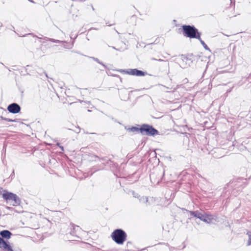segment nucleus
I'll list each match as a JSON object with an SVG mask.
<instances>
[{
    "label": "nucleus",
    "mask_w": 251,
    "mask_h": 251,
    "mask_svg": "<svg viewBox=\"0 0 251 251\" xmlns=\"http://www.w3.org/2000/svg\"><path fill=\"white\" fill-rule=\"evenodd\" d=\"M181 29L183 36L190 39H197L201 35V33L194 25H183Z\"/></svg>",
    "instance_id": "obj_1"
},
{
    "label": "nucleus",
    "mask_w": 251,
    "mask_h": 251,
    "mask_svg": "<svg viewBox=\"0 0 251 251\" xmlns=\"http://www.w3.org/2000/svg\"><path fill=\"white\" fill-rule=\"evenodd\" d=\"M127 237L126 233L122 228L116 229L111 234L112 240L118 245H123Z\"/></svg>",
    "instance_id": "obj_2"
},
{
    "label": "nucleus",
    "mask_w": 251,
    "mask_h": 251,
    "mask_svg": "<svg viewBox=\"0 0 251 251\" xmlns=\"http://www.w3.org/2000/svg\"><path fill=\"white\" fill-rule=\"evenodd\" d=\"M0 195L2 196L3 200L7 203L10 201H13V203L11 204L12 206H16L20 204L21 200L16 194L9 192L6 190H3V193L0 191Z\"/></svg>",
    "instance_id": "obj_3"
},
{
    "label": "nucleus",
    "mask_w": 251,
    "mask_h": 251,
    "mask_svg": "<svg viewBox=\"0 0 251 251\" xmlns=\"http://www.w3.org/2000/svg\"><path fill=\"white\" fill-rule=\"evenodd\" d=\"M190 214L193 217L200 219L201 221L207 223L211 224L214 220L213 216L205 212H201L199 210H195V211H190Z\"/></svg>",
    "instance_id": "obj_4"
},
{
    "label": "nucleus",
    "mask_w": 251,
    "mask_h": 251,
    "mask_svg": "<svg viewBox=\"0 0 251 251\" xmlns=\"http://www.w3.org/2000/svg\"><path fill=\"white\" fill-rule=\"evenodd\" d=\"M141 134L142 135L154 137L159 135V132L152 125L148 124H143L141 125Z\"/></svg>",
    "instance_id": "obj_5"
},
{
    "label": "nucleus",
    "mask_w": 251,
    "mask_h": 251,
    "mask_svg": "<svg viewBox=\"0 0 251 251\" xmlns=\"http://www.w3.org/2000/svg\"><path fill=\"white\" fill-rule=\"evenodd\" d=\"M27 35H31L33 37H36V38L37 39H44L46 41H50V42H53V43H62L63 44H64L63 45V47L64 48H66V49H69V48H71L73 45H74V42H75V40L76 38L77 37V35L75 36L72 43L71 44H67L66 43V42L64 41H60V40H56V39H53V38H49V37H43V36L41 34H40V35H41L42 37H39L35 34H34L33 33H28V34H25V35H24L22 37H25Z\"/></svg>",
    "instance_id": "obj_6"
},
{
    "label": "nucleus",
    "mask_w": 251,
    "mask_h": 251,
    "mask_svg": "<svg viewBox=\"0 0 251 251\" xmlns=\"http://www.w3.org/2000/svg\"><path fill=\"white\" fill-rule=\"evenodd\" d=\"M118 72L125 74H127L131 75L136 76H143L148 75L147 72L143 71L137 68L135 69H119L117 70Z\"/></svg>",
    "instance_id": "obj_7"
},
{
    "label": "nucleus",
    "mask_w": 251,
    "mask_h": 251,
    "mask_svg": "<svg viewBox=\"0 0 251 251\" xmlns=\"http://www.w3.org/2000/svg\"><path fill=\"white\" fill-rule=\"evenodd\" d=\"M7 110L9 113L16 114L20 112L21 107L18 103L13 102L7 106Z\"/></svg>",
    "instance_id": "obj_8"
},
{
    "label": "nucleus",
    "mask_w": 251,
    "mask_h": 251,
    "mask_svg": "<svg viewBox=\"0 0 251 251\" xmlns=\"http://www.w3.org/2000/svg\"><path fill=\"white\" fill-rule=\"evenodd\" d=\"M0 248L2 251H14L9 241H5L0 237Z\"/></svg>",
    "instance_id": "obj_9"
},
{
    "label": "nucleus",
    "mask_w": 251,
    "mask_h": 251,
    "mask_svg": "<svg viewBox=\"0 0 251 251\" xmlns=\"http://www.w3.org/2000/svg\"><path fill=\"white\" fill-rule=\"evenodd\" d=\"M12 233L8 230L4 229L0 231V237L5 241L11 238Z\"/></svg>",
    "instance_id": "obj_10"
},
{
    "label": "nucleus",
    "mask_w": 251,
    "mask_h": 251,
    "mask_svg": "<svg viewBox=\"0 0 251 251\" xmlns=\"http://www.w3.org/2000/svg\"><path fill=\"white\" fill-rule=\"evenodd\" d=\"M125 129L127 131H129L130 132H137L141 134V125H137L136 126H132L130 127H127V126H125Z\"/></svg>",
    "instance_id": "obj_11"
},
{
    "label": "nucleus",
    "mask_w": 251,
    "mask_h": 251,
    "mask_svg": "<svg viewBox=\"0 0 251 251\" xmlns=\"http://www.w3.org/2000/svg\"><path fill=\"white\" fill-rule=\"evenodd\" d=\"M242 178H238L236 179H233L230 180L228 183L226 184V186L229 187H238L239 186L238 183L239 182V180H242Z\"/></svg>",
    "instance_id": "obj_12"
},
{
    "label": "nucleus",
    "mask_w": 251,
    "mask_h": 251,
    "mask_svg": "<svg viewBox=\"0 0 251 251\" xmlns=\"http://www.w3.org/2000/svg\"><path fill=\"white\" fill-rule=\"evenodd\" d=\"M106 165L108 166L110 168L115 169L118 166L117 163L112 161L110 158H109L106 163Z\"/></svg>",
    "instance_id": "obj_13"
},
{
    "label": "nucleus",
    "mask_w": 251,
    "mask_h": 251,
    "mask_svg": "<svg viewBox=\"0 0 251 251\" xmlns=\"http://www.w3.org/2000/svg\"><path fill=\"white\" fill-rule=\"evenodd\" d=\"M71 231L70 232L71 234L74 235L78 229L81 228L79 226H76L74 224L71 223Z\"/></svg>",
    "instance_id": "obj_14"
},
{
    "label": "nucleus",
    "mask_w": 251,
    "mask_h": 251,
    "mask_svg": "<svg viewBox=\"0 0 251 251\" xmlns=\"http://www.w3.org/2000/svg\"><path fill=\"white\" fill-rule=\"evenodd\" d=\"M181 57H182V60L183 62H185L186 63V64H188V65L190 66L194 62H191V60H188L187 59V58L188 59L189 57H188V55H183V54H182L181 55Z\"/></svg>",
    "instance_id": "obj_15"
},
{
    "label": "nucleus",
    "mask_w": 251,
    "mask_h": 251,
    "mask_svg": "<svg viewBox=\"0 0 251 251\" xmlns=\"http://www.w3.org/2000/svg\"><path fill=\"white\" fill-rule=\"evenodd\" d=\"M201 36H200L199 38H197L198 40H199L201 43V44L202 45L203 47L207 50L209 51L210 52L211 50L209 49V48L207 46V45L205 43V42L201 39Z\"/></svg>",
    "instance_id": "obj_16"
},
{
    "label": "nucleus",
    "mask_w": 251,
    "mask_h": 251,
    "mask_svg": "<svg viewBox=\"0 0 251 251\" xmlns=\"http://www.w3.org/2000/svg\"><path fill=\"white\" fill-rule=\"evenodd\" d=\"M32 68L31 66L30 65H26V66L25 67V70L26 72V74H24L23 75H31L30 73H33V70L32 69H31L30 68Z\"/></svg>",
    "instance_id": "obj_17"
},
{
    "label": "nucleus",
    "mask_w": 251,
    "mask_h": 251,
    "mask_svg": "<svg viewBox=\"0 0 251 251\" xmlns=\"http://www.w3.org/2000/svg\"><path fill=\"white\" fill-rule=\"evenodd\" d=\"M93 156L95 158H99V160L100 161H103V162L102 163V164H103L104 166H106V161H107V160L108 159L107 157H103L100 158L97 155H94Z\"/></svg>",
    "instance_id": "obj_18"
},
{
    "label": "nucleus",
    "mask_w": 251,
    "mask_h": 251,
    "mask_svg": "<svg viewBox=\"0 0 251 251\" xmlns=\"http://www.w3.org/2000/svg\"><path fill=\"white\" fill-rule=\"evenodd\" d=\"M90 58L92 59L95 61L98 62L99 64H100L102 66L104 69H106L107 66L105 65L102 62L100 61L98 58L95 57H89Z\"/></svg>",
    "instance_id": "obj_19"
},
{
    "label": "nucleus",
    "mask_w": 251,
    "mask_h": 251,
    "mask_svg": "<svg viewBox=\"0 0 251 251\" xmlns=\"http://www.w3.org/2000/svg\"><path fill=\"white\" fill-rule=\"evenodd\" d=\"M188 57H189L188 59L191 60V62H196L198 61V58L197 56H196V55H194L193 54H188Z\"/></svg>",
    "instance_id": "obj_20"
},
{
    "label": "nucleus",
    "mask_w": 251,
    "mask_h": 251,
    "mask_svg": "<svg viewBox=\"0 0 251 251\" xmlns=\"http://www.w3.org/2000/svg\"><path fill=\"white\" fill-rule=\"evenodd\" d=\"M151 60H156V61H159V62H163L165 63L164 66L166 67H169V63L168 62V61H167V60L165 61V60H163L162 59H157V58H155L154 57H152V58H151Z\"/></svg>",
    "instance_id": "obj_21"
},
{
    "label": "nucleus",
    "mask_w": 251,
    "mask_h": 251,
    "mask_svg": "<svg viewBox=\"0 0 251 251\" xmlns=\"http://www.w3.org/2000/svg\"><path fill=\"white\" fill-rule=\"evenodd\" d=\"M139 201L141 203H147L148 202V198L145 196H139Z\"/></svg>",
    "instance_id": "obj_22"
},
{
    "label": "nucleus",
    "mask_w": 251,
    "mask_h": 251,
    "mask_svg": "<svg viewBox=\"0 0 251 251\" xmlns=\"http://www.w3.org/2000/svg\"><path fill=\"white\" fill-rule=\"evenodd\" d=\"M100 170V169L98 168L97 166H94L90 169V170L88 172V174L92 176L94 173Z\"/></svg>",
    "instance_id": "obj_23"
},
{
    "label": "nucleus",
    "mask_w": 251,
    "mask_h": 251,
    "mask_svg": "<svg viewBox=\"0 0 251 251\" xmlns=\"http://www.w3.org/2000/svg\"><path fill=\"white\" fill-rule=\"evenodd\" d=\"M156 40L154 42H153V43H149V44H147L145 46L144 48L147 47V48H149L150 49H152L151 47V46L152 45L156 44Z\"/></svg>",
    "instance_id": "obj_24"
},
{
    "label": "nucleus",
    "mask_w": 251,
    "mask_h": 251,
    "mask_svg": "<svg viewBox=\"0 0 251 251\" xmlns=\"http://www.w3.org/2000/svg\"><path fill=\"white\" fill-rule=\"evenodd\" d=\"M66 128L67 129H68V130H74L76 133H79L80 132V128L79 126H78L77 127V129H76V130H74V129H73L71 127L70 128Z\"/></svg>",
    "instance_id": "obj_25"
},
{
    "label": "nucleus",
    "mask_w": 251,
    "mask_h": 251,
    "mask_svg": "<svg viewBox=\"0 0 251 251\" xmlns=\"http://www.w3.org/2000/svg\"><path fill=\"white\" fill-rule=\"evenodd\" d=\"M0 119L2 120H4L5 121H11L10 120V118H5L2 116H0Z\"/></svg>",
    "instance_id": "obj_26"
},
{
    "label": "nucleus",
    "mask_w": 251,
    "mask_h": 251,
    "mask_svg": "<svg viewBox=\"0 0 251 251\" xmlns=\"http://www.w3.org/2000/svg\"><path fill=\"white\" fill-rule=\"evenodd\" d=\"M10 120L11 121H8L7 122H19L20 119H12L10 118Z\"/></svg>",
    "instance_id": "obj_27"
},
{
    "label": "nucleus",
    "mask_w": 251,
    "mask_h": 251,
    "mask_svg": "<svg viewBox=\"0 0 251 251\" xmlns=\"http://www.w3.org/2000/svg\"><path fill=\"white\" fill-rule=\"evenodd\" d=\"M132 194L135 198H137L138 199V198H140L139 196H140L138 193H135L134 191H133Z\"/></svg>",
    "instance_id": "obj_28"
},
{
    "label": "nucleus",
    "mask_w": 251,
    "mask_h": 251,
    "mask_svg": "<svg viewBox=\"0 0 251 251\" xmlns=\"http://www.w3.org/2000/svg\"><path fill=\"white\" fill-rule=\"evenodd\" d=\"M248 245H251V234L249 235V240L248 241Z\"/></svg>",
    "instance_id": "obj_29"
},
{
    "label": "nucleus",
    "mask_w": 251,
    "mask_h": 251,
    "mask_svg": "<svg viewBox=\"0 0 251 251\" xmlns=\"http://www.w3.org/2000/svg\"><path fill=\"white\" fill-rule=\"evenodd\" d=\"M14 176H15V172H14V170H13L12 173L11 174L10 177L11 178V179H13V178Z\"/></svg>",
    "instance_id": "obj_30"
},
{
    "label": "nucleus",
    "mask_w": 251,
    "mask_h": 251,
    "mask_svg": "<svg viewBox=\"0 0 251 251\" xmlns=\"http://www.w3.org/2000/svg\"><path fill=\"white\" fill-rule=\"evenodd\" d=\"M113 76L119 77L120 80L121 82H122V78L120 77V76L119 75H115Z\"/></svg>",
    "instance_id": "obj_31"
},
{
    "label": "nucleus",
    "mask_w": 251,
    "mask_h": 251,
    "mask_svg": "<svg viewBox=\"0 0 251 251\" xmlns=\"http://www.w3.org/2000/svg\"><path fill=\"white\" fill-rule=\"evenodd\" d=\"M12 69L13 70H17V66L16 65H14V66H12Z\"/></svg>",
    "instance_id": "obj_32"
},
{
    "label": "nucleus",
    "mask_w": 251,
    "mask_h": 251,
    "mask_svg": "<svg viewBox=\"0 0 251 251\" xmlns=\"http://www.w3.org/2000/svg\"><path fill=\"white\" fill-rule=\"evenodd\" d=\"M181 209H182V211H185L186 212H189V213H190V211H191L190 210H187V209H185L184 208H182ZM195 211V210H194V211Z\"/></svg>",
    "instance_id": "obj_33"
},
{
    "label": "nucleus",
    "mask_w": 251,
    "mask_h": 251,
    "mask_svg": "<svg viewBox=\"0 0 251 251\" xmlns=\"http://www.w3.org/2000/svg\"><path fill=\"white\" fill-rule=\"evenodd\" d=\"M59 148L61 149V150L62 151H64V147H63V146H61H61H59Z\"/></svg>",
    "instance_id": "obj_34"
},
{
    "label": "nucleus",
    "mask_w": 251,
    "mask_h": 251,
    "mask_svg": "<svg viewBox=\"0 0 251 251\" xmlns=\"http://www.w3.org/2000/svg\"><path fill=\"white\" fill-rule=\"evenodd\" d=\"M196 56L197 57L198 60L200 58V57L201 56V54H198V55H196Z\"/></svg>",
    "instance_id": "obj_35"
},
{
    "label": "nucleus",
    "mask_w": 251,
    "mask_h": 251,
    "mask_svg": "<svg viewBox=\"0 0 251 251\" xmlns=\"http://www.w3.org/2000/svg\"><path fill=\"white\" fill-rule=\"evenodd\" d=\"M231 4L233 3L235 5V0H230Z\"/></svg>",
    "instance_id": "obj_36"
},
{
    "label": "nucleus",
    "mask_w": 251,
    "mask_h": 251,
    "mask_svg": "<svg viewBox=\"0 0 251 251\" xmlns=\"http://www.w3.org/2000/svg\"><path fill=\"white\" fill-rule=\"evenodd\" d=\"M164 175H165V171H164V170H163V174H162V176L161 180H163V177H164Z\"/></svg>",
    "instance_id": "obj_37"
},
{
    "label": "nucleus",
    "mask_w": 251,
    "mask_h": 251,
    "mask_svg": "<svg viewBox=\"0 0 251 251\" xmlns=\"http://www.w3.org/2000/svg\"><path fill=\"white\" fill-rule=\"evenodd\" d=\"M5 208H6V209H8V210H10V209H11L12 208V207H9V206H6L5 207Z\"/></svg>",
    "instance_id": "obj_38"
},
{
    "label": "nucleus",
    "mask_w": 251,
    "mask_h": 251,
    "mask_svg": "<svg viewBox=\"0 0 251 251\" xmlns=\"http://www.w3.org/2000/svg\"><path fill=\"white\" fill-rule=\"evenodd\" d=\"M131 242H130V241H128V242H127V245H127V246L128 247L129 245H131Z\"/></svg>",
    "instance_id": "obj_39"
},
{
    "label": "nucleus",
    "mask_w": 251,
    "mask_h": 251,
    "mask_svg": "<svg viewBox=\"0 0 251 251\" xmlns=\"http://www.w3.org/2000/svg\"><path fill=\"white\" fill-rule=\"evenodd\" d=\"M106 25H107L108 26H111V25H115V24H108L107 23H106Z\"/></svg>",
    "instance_id": "obj_40"
},
{
    "label": "nucleus",
    "mask_w": 251,
    "mask_h": 251,
    "mask_svg": "<svg viewBox=\"0 0 251 251\" xmlns=\"http://www.w3.org/2000/svg\"><path fill=\"white\" fill-rule=\"evenodd\" d=\"M29 1L32 3H35V2L33 0H28Z\"/></svg>",
    "instance_id": "obj_41"
},
{
    "label": "nucleus",
    "mask_w": 251,
    "mask_h": 251,
    "mask_svg": "<svg viewBox=\"0 0 251 251\" xmlns=\"http://www.w3.org/2000/svg\"><path fill=\"white\" fill-rule=\"evenodd\" d=\"M56 145L59 147V146H61V145L60 144V143L59 142H57L56 143Z\"/></svg>",
    "instance_id": "obj_42"
},
{
    "label": "nucleus",
    "mask_w": 251,
    "mask_h": 251,
    "mask_svg": "<svg viewBox=\"0 0 251 251\" xmlns=\"http://www.w3.org/2000/svg\"><path fill=\"white\" fill-rule=\"evenodd\" d=\"M41 46L39 48H37L36 50H41Z\"/></svg>",
    "instance_id": "obj_43"
},
{
    "label": "nucleus",
    "mask_w": 251,
    "mask_h": 251,
    "mask_svg": "<svg viewBox=\"0 0 251 251\" xmlns=\"http://www.w3.org/2000/svg\"><path fill=\"white\" fill-rule=\"evenodd\" d=\"M3 25L2 23L0 22V27H2Z\"/></svg>",
    "instance_id": "obj_44"
},
{
    "label": "nucleus",
    "mask_w": 251,
    "mask_h": 251,
    "mask_svg": "<svg viewBox=\"0 0 251 251\" xmlns=\"http://www.w3.org/2000/svg\"><path fill=\"white\" fill-rule=\"evenodd\" d=\"M91 7H92V10H95V8H94V7H93V5H91Z\"/></svg>",
    "instance_id": "obj_45"
},
{
    "label": "nucleus",
    "mask_w": 251,
    "mask_h": 251,
    "mask_svg": "<svg viewBox=\"0 0 251 251\" xmlns=\"http://www.w3.org/2000/svg\"><path fill=\"white\" fill-rule=\"evenodd\" d=\"M231 91V89H229L227 91V92H230Z\"/></svg>",
    "instance_id": "obj_46"
},
{
    "label": "nucleus",
    "mask_w": 251,
    "mask_h": 251,
    "mask_svg": "<svg viewBox=\"0 0 251 251\" xmlns=\"http://www.w3.org/2000/svg\"><path fill=\"white\" fill-rule=\"evenodd\" d=\"M111 119H112V120H114L115 122H116V120L114 119V118H112Z\"/></svg>",
    "instance_id": "obj_47"
},
{
    "label": "nucleus",
    "mask_w": 251,
    "mask_h": 251,
    "mask_svg": "<svg viewBox=\"0 0 251 251\" xmlns=\"http://www.w3.org/2000/svg\"><path fill=\"white\" fill-rule=\"evenodd\" d=\"M45 75H46V77H48V78H49V77H48V76L47 74V73H45Z\"/></svg>",
    "instance_id": "obj_48"
},
{
    "label": "nucleus",
    "mask_w": 251,
    "mask_h": 251,
    "mask_svg": "<svg viewBox=\"0 0 251 251\" xmlns=\"http://www.w3.org/2000/svg\"><path fill=\"white\" fill-rule=\"evenodd\" d=\"M21 124H24V125H25V124H24V123H23V122H22ZM25 125H26V124H25ZM26 126H29V125H26Z\"/></svg>",
    "instance_id": "obj_49"
},
{
    "label": "nucleus",
    "mask_w": 251,
    "mask_h": 251,
    "mask_svg": "<svg viewBox=\"0 0 251 251\" xmlns=\"http://www.w3.org/2000/svg\"><path fill=\"white\" fill-rule=\"evenodd\" d=\"M80 1L83 2L85 1V0H79Z\"/></svg>",
    "instance_id": "obj_50"
},
{
    "label": "nucleus",
    "mask_w": 251,
    "mask_h": 251,
    "mask_svg": "<svg viewBox=\"0 0 251 251\" xmlns=\"http://www.w3.org/2000/svg\"><path fill=\"white\" fill-rule=\"evenodd\" d=\"M131 18H135V15H133L131 16Z\"/></svg>",
    "instance_id": "obj_51"
},
{
    "label": "nucleus",
    "mask_w": 251,
    "mask_h": 251,
    "mask_svg": "<svg viewBox=\"0 0 251 251\" xmlns=\"http://www.w3.org/2000/svg\"><path fill=\"white\" fill-rule=\"evenodd\" d=\"M247 79H248V81H250V80H249V79H250V76H249L248 77H247Z\"/></svg>",
    "instance_id": "obj_52"
},
{
    "label": "nucleus",
    "mask_w": 251,
    "mask_h": 251,
    "mask_svg": "<svg viewBox=\"0 0 251 251\" xmlns=\"http://www.w3.org/2000/svg\"><path fill=\"white\" fill-rule=\"evenodd\" d=\"M100 71H104V69H100Z\"/></svg>",
    "instance_id": "obj_53"
},
{
    "label": "nucleus",
    "mask_w": 251,
    "mask_h": 251,
    "mask_svg": "<svg viewBox=\"0 0 251 251\" xmlns=\"http://www.w3.org/2000/svg\"><path fill=\"white\" fill-rule=\"evenodd\" d=\"M5 68H7V69H8L9 71H10H10H11L9 69H8L7 67H5Z\"/></svg>",
    "instance_id": "obj_54"
},
{
    "label": "nucleus",
    "mask_w": 251,
    "mask_h": 251,
    "mask_svg": "<svg viewBox=\"0 0 251 251\" xmlns=\"http://www.w3.org/2000/svg\"><path fill=\"white\" fill-rule=\"evenodd\" d=\"M112 48L115 49V50H116V49L114 47H112Z\"/></svg>",
    "instance_id": "obj_55"
},
{
    "label": "nucleus",
    "mask_w": 251,
    "mask_h": 251,
    "mask_svg": "<svg viewBox=\"0 0 251 251\" xmlns=\"http://www.w3.org/2000/svg\"><path fill=\"white\" fill-rule=\"evenodd\" d=\"M94 29V28H91L89 30H91V29ZM95 29H96V28H95Z\"/></svg>",
    "instance_id": "obj_56"
},
{
    "label": "nucleus",
    "mask_w": 251,
    "mask_h": 251,
    "mask_svg": "<svg viewBox=\"0 0 251 251\" xmlns=\"http://www.w3.org/2000/svg\"><path fill=\"white\" fill-rule=\"evenodd\" d=\"M192 219V217L189 218V219L191 220Z\"/></svg>",
    "instance_id": "obj_57"
},
{
    "label": "nucleus",
    "mask_w": 251,
    "mask_h": 251,
    "mask_svg": "<svg viewBox=\"0 0 251 251\" xmlns=\"http://www.w3.org/2000/svg\"><path fill=\"white\" fill-rule=\"evenodd\" d=\"M0 63H1L2 65H4L3 63H2V62H0Z\"/></svg>",
    "instance_id": "obj_58"
},
{
    "label": "nucleus",
    "mask_w": 251,
    "mask_h": 251,
    "mask_svg": "<svg viewBox=\"0 0 251 251\" xmlns=\"http://www.w3.org/2000/svg\"><path fill=\"white\" fill-rule=\"evenodd\" d=\"M184 248H185V246L184 245L183 247V249H184Z\"/></svg>",
    "instance_id": "obj_59"
},
{
    "label": "nucleus",
    "mask_w": 251,
    "mask_h": 251,
    "mask_svg": "<svg viewBox=\"0 0 251 251\" xmlns=\"http://www.w3.org/2000/svg\"><path fill=\"white\" fill-rule=\"evenodd\" d=\"M70 38H71V39H72V38H73L72 36H70Z\"/></svg>",
    "instance_id": "obj_60"
},
{
    "label": "nucleus",
    "mask_w": 251,
    "mask_h": 251,
    "mask_svg": "<svg viewBox=\"0 0 251 251\" xmlns=\"http://www.w3.org/2000/svg\"><path fill=\"white\" fill-rule=\"evenodd\" d=\"M116 31L118 33V34H119V32H118L117 30H116Z\"/></svg>",
    "instance_id": "obj_61"
}]
</instances>
